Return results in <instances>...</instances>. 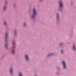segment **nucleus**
<instances>
[{
    "mask_svg": "<svg viewBox=\"0 0 76 76\" xmlns=\"http://www.w3.org/2000/svg\"><path fill=\"white\" fill-rule=\"evenodd\" d=\"M59 6L60 7H63V5H62V2H59Z\"/></svg>",
    "mask_w": 76,
    "mask_h": 76,
    "instance_id": "nucleus-3",
    "label": "nucleus"
},
{
    "mask_svg": "<svg viewBox=\"0 0 76 76\" xmlns=\"http://www.w3.org/2000/svg\"><path fill=\"white\" fill-rule=\"evenodd\" d=\"M12 70H13L12 69V68H10V72L11 73V74H12Z\"/></svg>",
    "mask_w": 76,
    "mask_h": 76,
    "instance_id": "nucleus-5",
    "label": "nucleus"
},
{
    "mask_svg": "<svg viewBox=\"0 0 76 76\" xmlns=\"http://www.w3.org/2000/svg\"><path fill=\"white\" fill-rule=\"evenodd\" d=\"M58 14H57V18L58 19Z\"/></svg>",
    "mask_w": 76,
    "mask_h": 76,
    "instance_id": "nucleus-14",
    "label": "nucleus"
},
{
    "mask_svg": "<svg viewBox=\"0 0 76 76\" xmlns=\"http://www.w3.org/2000/svg\"><path fill=\"white\" fill-rule=\"evenodd\" d=\"M5 35L6 36V37H7V33H6V34H5Z\"/></svg>",
    "mask_w": 76,
    "mask_h": 76,
    "instance_id": "nucleus-12",
    "label": "nucleus"
},
{
    "mask_svg": "<svg viewBox=\"0 0 76 76\" xmlns=\"http://www.w3.org/2000/svg\"><path fill=\"white\" fill-rule=\"evenodd\" d=\"M12 54H14V53H15V50L14 49L12 50Z\"/></svg>",
    "mask_w": 76,
    "mask_h": 76,
    "instance_id": "nucleus-7",
    "label": "nucleus"
},
{
    "mask_svg": "<svg viewBox=\"0 0 76 76\" xmlns=\"http://www.w3.org/2000/svg\"><path fill=\"white\" fill-rule=\"evenodd\" d=\"M7 44H5V48H7Z\"/></svg>",
    "mask_w": 76,
    "mask_h": 76,
    "instance_id": "nucleus-11",
    "label": "nucleus"
},
{
    "mask_svg": "<svg viewBox=\"0 0 76 76\" xmlns=\"http://www.w3.org/2000/svg\"><path fill=\"white\" fill-rule=\"evenodd\" d=\"M62 64L64 66V69H66V66H65V63L64 61H63L62 62Z\"/></svg>",
    "mask_w": 76,
    "mask_h": 76,
    "instance_id": "nucleus-2",
    "label": "nucleus"
},
{
    "mask_svg": "<svg viewBox=\"0 0 76 76\" xmlns=\"http://www.w3.org/2000/svg\"><path fill=\"white\" fill-rule=\"evenodd\" d=\"M19 76H23L22 75V74H21V73H19Z\"/></svg>",
    "mask_w": 76,
    "mask_h": 76,
    "instance_id": "nucleus-8",
    "label": "nucleus"
},
{
    "mask_svg": "<svg viewBox=\"0 0 76 76\" xmlns=\"http://www.w3.org/2000/svg\"><path fill=\"white\" fill-rule=\"evenodd\" d=\"M73 48L74 50H76V48H75V45H73Z\"/></svg>",
    "mask_w": 76,
    "mask_h": 76,
    "instance_id": "nucleus-6",
    "label": "nucleus"
},
{
    "mask_svg": "<svg viewBox=\"0 0 76 76\" xmlns=\"http://www.w3.org/2000/svg\"><path fill=\"white\" fill-rule=\"evenodd\" d=\"M13 43H14V42H13Z\"/></svg>",
    "mask_w": 76,
    "mask_h": 76,
    "instance_id": "nucleus-16",
    "label": "nucleus"
},
{
    "mask_svg": "<svg viewBox=\"0 0 76 76\" xmlns=\"http://www.w3.org/2000/svg\"><path fill=\"white\" fill-rule=\"evenodd\" d=\"M51 55H50V56H51Z\"/></svg>",
    "mask_w": 76,
    "mask_h": 76,
    "instance_id": "nucleus-17",
    "label": "nucleus"
},
{
    "mask_svg": "<svg viewBox=\"0 0 76 76\" xmlns=\"http://www.w3.org/2000/svg\"><path fill=\"white\" fill-rule=\"evenodd\" d=\"M33 15L32 16V18H34L35 16L37 15V11L36 9L35 8L33 9Z\"/></svg>",
    "mask_w": 76,
    "mask_h": 76,
    "instance_id": "nucleus-1",
    "label": "nucleus"
},
{
    "mask_svg": "<svg viewBox=\"0 0 76 76\" xmlns=\"http://www.w3.org/2000/svg\"><path fill=\"white\" fill-rule=\"evenodd\" d=\"M4 25H6V24H7V23H6V22L5 21L4 22Z\"/></svg>",
    "mask_w": 76,
    "mask_h": 76,
    "instance_id": "nucleus-9",
    "label": "nucleus"
},
{
    "mask_svg": "<svg viewBox=\"0 0 76 76\" xmlns=\"http://www.w3.org/2000/svg\"><path fill=\"white\" fill-rule=\"evenodd\" d=\"M63 51L61 50V53H63Z\"/></svg>",
    "mask_w": 76,
    "mask_h": 76,
    "instance_id": "nucleus-13",
    "label": "nucleus"
},
{
    "mask_svg": "<svg viewBox=\"0 0 76 76\" xmlns=\"http://www.w3.org/2000/svg\"><path fill=\"white\" fill-rule=\"evenodd\" d=\"M26 58L27 61L28 60V56L27 55L25 56Z\"/></svg>",
    "mask_w": 76,
    "mask_h": 76,
    "instance_id": "nucleus-4",
    "label": "nucleus"
},
{
    "mask_svg": "<svg viewBox=\"0 0 76 76\" xmlns=\"http://www.w3.org/2000/svg\"><path fill=\"white\" fill-rule=\"evenodd\" d=\"M40 0V1H41V0Z\"/></svg>",
    "mask_w": 76,
    "mask_h": 76,
    "instance_id": "nucleus-18",
    "label": "nucleus"
},
{
    "mask_svg": "<svg viewBox=\"0 0 76 76\" xmlns=\"http://www.w3.org/2000/svg\"><path fill=\"white\" fill-rule=\"evenodd\" d=\"M5 9H6V7H4V10H5Z\"/></svg>",
    "mask_w": 76,
    "mask_h": 76,
    "instance_id": "nucleus-10",
    "label": "nucleus"
},
{
    "mask_svg": "<svg viewBox=\"0 0 76 76\" xmlns=\"http://www.w3.org/2000/svg\"><path fill=\"white\" fill-rule=\"evenodd\" d=\"M24 26H26V24L25 23H24Z\"/></svg>",
    "mask_w": 76,
    "mask_h": 76,
    "instance_id": "nucleus-15",
    "label": "nucleus"
}]
</instances>
